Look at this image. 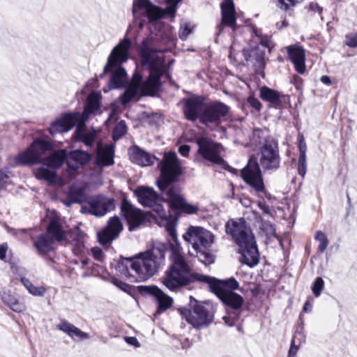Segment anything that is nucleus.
<instances>
[{
  "instance_id": "33",
  "label": "nucleus",
  "mask_w": 357,
  "mask_h": 357,
  "mask_svg": "<svg viewBox=\"0 0 357 357\" xmlns=\"http://www.w3.org/2000/svg\"><path fill=\"white\" fill-rule=\"evenodd\" d=\"M54 241L61 242L66 238L65 231H63L61 225L58 220L54 219L50 221L47 227V232Z\"/></svg>"
},
{
  "instance_id": "8",
  "label": "nucleus",
  "mask_w": 357,
  "mask_h": 357,
  "mask_svg": "<svg viewBox=\"0 0 357 357\" xmlns=\"http://www.w3.org/2000/svg\"><path fill=\"white\" fill-rule=\"evenodd\" d=\"M158 166L160 176L157 184L160 191L164 192L167 187L181 176V167L176 153L173 151L165 153Z\"/></svg>"
},
{
  "instance_id": "14",
  "label": "nucleus",
  "mask_w": 357,
  "mask_h": 357,
  "mask_svg": "<svg viewBox=\"0 0 357 357\" xmlns=\"http://www.w3.org/2000/svg\"><path fill=\"white\" fill-rule=\"evenodd\" d=\"M115 208L114 199L102 195L93 197L87 205L82 206V213H89L97 217L104 216Z\"/></svg>"
},
{
  "instance_id": "6",
  "label": "nucleus",
  "mask_w": 357,
  "mask_h": 357,
  "mask_svg": "<svg viewBox=\"0 0 357 357\" xmlns=\"http://www.w3.org/2000/svg\"><path fill=\"white\" fill-rule=\"evenodd\" d=\"M130 46V40L124 38L113 48L108 57L103 74L112 73L110 85L113 89L121 87L127 80V73L121 64L128 60Z\"/></svg>"
},
{
  "instance_id": "38",
  "label": "nucleus",
  "mask_w": 357,
  "mask_h": 357,
  "mask_svg": "<svg viewBox=\"0 0 357 357\" xmlns=\"http://www.w3.org/2000/svg\"><path fill=\"white\" fill-rule=\"evenodd\" d=\"M145 13L151 21L159 20L162 18L165 13L168 14L166 10H163L159 7L153 5L152 3L148 6Z\"/></svg>"
},
{
  "instance_id": "24",
  "label": "nucleus",
  "mask_w": 357,
  "mask_h": 357,
  "mask_svg": "<svg viewBox=\"0 0 357 357\" xmlns=\"http://www.w3.org/2000/svg\"><path fill=\"white\" fill-rule=\"evenodd\" d=\"M33 246L40 256H45L54 249V240L48 234L43 233L31 237Z\"/></svg>"
},
{
  "instance_id": "36",
  "label": "nucleus",
  "mask_w": 357,
  "mask_h": 357,
  "mask_svg": "<svg viewBox=\"0 0 357 357\" xmlns=\"http://www.w3.org/2000/svg\"><path fill=\"white\" fill-rule=\"evenodd\" d=\"M86 100V106L83 112L84 117H88L91 114L94 113L100 108V98L97 93H92L89 94Z\"/></svg>"
},
{
  "instance_id": "16",
  "label": "nucleus",
  "mask_w": 357,
  "mask_h": 357,
  "mask_svg": "<svg viewBox=\"0 0 357 357\" xmlns=\"http://www.w3.org/2000/svg\"><path fill=\"white\" fill-rule=\"evenodd\" d=\"M169 207L173 210L188 215L197 214L199 206L189 204L181 194V190L178 186L171 187L167 192Z\"/></svg>"
},
{
  "instance_id": "53",
  "label": "nucleus",
  "mask_w": 357,
  "mask_h": 357,
  "mask_svg": "<svg viewBox=\"0 0 357 357\" xmlns=\"http://www.w3.org/2000/svg\"><path fill=\"white\" fill-rule=\"evenodd\" d=\"M91 254L95 259L99 261H102L105 259V255L101 248L94 247L91 248Z\"/></svg>"
},
{
  "instance_id": "52",
  "label": "nucleus",
  "mask_w": 357,
  "mask_h": 357,
  "mask_svg": "<svg viewBox=\"0 0 357 357\" xmlns=\"http://www.w3.org/2000/svg\"><path fill=\"white\" fill-rule=\"evenodd\" d=\"M346 45L349 47H357V33H351L346 36Z\"/></svg>"
},
{
  "instance_id": "2",
  "label": "nucleus",
  "mask_w": 357,
  "mask_h": 357,
  "mask_svg": "<svg viewBox=\"0 0 357 357\" xmlns=\"http://www.w3.org/2000/svg\"><path fill=\"white\" fill-rule=\"evenodd\" d=\"M149 40H143L140 54L143 66L148 65L151 71L148 78L143 82L142 75L135 72L124 93L121 96L122 105L129 103L139 91L142 96H154L159 90L160 77L163 73V59L158 55V52L149 47Z\"/></svg>"
},
{
  "instance_id": "1",
  "label": "nucleus",
  "mask_w": 357,
  "mask_h": 357,
  "mask_svg": "<svg viewBox=\"0 0 357 357\" xmlns=\"http://www.w3.org/2000/svg\"><path fill=\"white\" fill-rule=\"evenodd\" d=\"M195 281L208 284L211 291L230 308L238 310L243 305V297L234 292L239 287L234 278L220 280L214 277L192 273L184 257L181 255L179 249L173 250L172 264L165 272L163 284L170 291H176L178 288Z\"/></svg>"
},
{
  "instance_id": "50",
  "label": "nucleus",
  "mask_w": 357,
  "mask_h": 357,
  "mask_svg": "<svg viewBox=\"0 0 357 357\" xmlns=\"http://www.w3.org/2000/svg\"><path fill=\"white\" fill-rule=\"evenodd\" d=\"M181 0H167V6L166 8L167 13L171 15L174 16L176 11V7L177 4L181 1Z\"/></svg>"
},
{
  "instance_id": "7",
  "label": "nucleus",
  "mask_w": 357,
  "mask_h": 357,
  "mask_svg": "<svg viewBox=\"0 0 357 357\" xmlns=\"http://www.w3.org/2000/svg\"><path fill=\"white\" fill-rule=\"evenodd\" d=\"M183 238L192 245L199 261L206 266L214 263L215 255L209 251L214 242V236L211 231L202 227L190 226Z\"/></svg>"
},
{
  "instance_id": "13",
  "label": "nucleus",
  "mask_w": 357,
  "mask_h": 357,
  "mask_svg": "<svg viewBox=\"0 0 357 357\" xmlns=\"http://www.w3.org/2000/svg\"><path fill=\"white\" fill-rule=\"evenodd\" d=\"M259 162L264 172L272 173L277 171L280 166V156L277 144L266 142L260 150Z\"/></svg>"
},
{
  "instance_id": "30",
  "label": "nucleus",
  "mask_w": 357,
  "mask_h": 357,
  "mask_svg": "<svg viewBox=\"0 0 357 357\" xmlns=\"http://www.w3.org/2000/svg\"><path fill=\"white\" fill-rule=\"evenodd\" d=\"M56 328L67 334L73 340L77 338V340H82L89 338L88 333L82 331L79 328L64 319L60 321Z\"/></svg>"
},
{
  "instance_id": "12",
  "label": "nucleus",
  "mask_w": 357,
  "mask_h": 357,
  "mask_svg": "<svg viewBox=\"0 0 357 357\" xmlns=\"http://www.w3.org/2000/svg\"><path fill=\"white\" fill-rule=\"evenodd\" d=\"M153 207V208L151 211L146 213L147 215L150 214L160 227H165L168 234L176 242V245L171 244V260L172 261L173 250L177 248L179 249L181 255L183 256L181 248L178 242L176 229L172 224L173 218L170 215L169 211H165L164 207L157 203Z\"/></svg>"
},
{
  "instance_id": "40",
  "label": "nucleus",
  "mask_w": 357,
  "mask_h": 357,
  "mask_svg": "<svg viewBox=\"0 0 357 357\" xmlns=\"http://www.w3.org/2000/svg\"><path fill=\"white\" fill-rule=\"evenodd\" d=\"M127 132V126L124 121H119L114 127L112 137L114 141L119 140Z\"/></svg>"
},
{
  "instance_id": "20",
  "label": "nucleus",
  "mask_w": 357,
  "mask_h": 357,
  "mask_svg": "<svg viewBox=\"0 0 357 357\" xmlns=\"http://www.w3.org/2000/svg\"><path fill=\"white\" fill-rule=\"evenodd\" d=\"M80 118L79 113L66 114L61 119L51 123L49 131L52 135L68 132L74 127Z\"/></svg>"
},
{
  "instance_id": "60",
  "label": "nucleus",
  "mask_w": 357,
  "mask_h": 357,
  "mask_svg": "<svg viewBox=\"0 0 357 357\" xmlns=\"http://www.w3.org/2000/svg\"><path fill=\"white\" fill-rule=\"evenodd\" d=\"M309 9L314 13H318L319 14H321L322 12V8L319 6L317 3H311L310 4Z\"/></svg>"
},
{
  "instance_id": "17",
  "label": "nucleus",
  "mask_w": 357,
  "mask_h": 357,
  "mask_svg": "<svg viewBox=\"0 0 357 357\" xmlns=\"http://www.w3.org/2000/svg\"><path fill=\"white\" fill-rule=\"evenodd\" d=\"M121 211L128 224L130 231L139 227L145 221L147 215L146 213L136 208L126 199H123L121 202Z\"/></svg>"
},
{
  "instance_id": "56",
  "label": "nucleus",
  "mask_w": 357,
  "mask_h": 357,
  "mask_svg": "<svg viewBox=\"0 0 357 357\" xmlns=\"http://www.w3.org/2000/svg\"><path fill=\"white\" fill-rule=\"evenodd\" d=\"M190 151V146L187 144L181 145L178 148L179 153L183 157H188Z\"/></svg>"
},
{
  "instance_id": "39",
  "label": "nucleus",
  "mask_w": 357,
  "mask_h": 357,
  "mask_svg": "<svg viewBox=\"0 0 357 357\" xmlns=\"http://www.w3.org/2000/svg\"><path fill=\"white\" fill-rule=\"evenodd\" d=\"M252 31L254 34L259 39L261 45L264 47L269 49L271 43V36L267 34H264L261 29H259L255 26L252 28Z\"/></svg>"
},
{
  "instance_id": "25",
  "label": "nucleus",
  "mask_w": 357,
  "mask_h": 357,
  "mask_svg": "<svg viewBox=\"0 0 357 357\" xmlns=\"http://www.w3.org/2000/svg\"><path fill=\"white\" fill-rule=\"evenodd\" d=\"M290 61L294 63L296 70L303 74L305 71V51L298 45L289 46L287 47Z\"/></svg>"
},
{
  "instance_id": "27",
  "label": "nucleus",
  "mask_w": 357,
  "mask_h": 357,
  "mask_svg": "<svg viewBox=\"0 0 357 357\" xmlns=\"http://www.w3.org/2000/svg\"><path fill=\"white\" fill-rule=\"evenodd\" d=\"M96 163L102 166H110L114 164V146L112 144L102 146L100 142L97 144Z\"/></svg>"
},
{
  "instance_id": "18",
  "label": "nucleus",
  "mask_w": 357,
  "mask_h": 357,
  "mask_svg": "<svg viewBox=\"0 0 357 357\" xmlns=\"http://www.w3.org/2000/svg\"><path fill=\"white\" fill-rule=\"evenodd\" d=\"M197 153L205 160L215 164H221L223 159L220 155V144L206 137L197 139Z\"/></svg>"
},
{
  "instance_id": "46",
  "label": "nucleus",
  "mask_w": 357,
  "mask_h": 357,
  "mask_svg": "<svg viewBox=\"0 0 357 357\" xmlns=\"http://www.w3.org/2000/svg\"><path fill=\"white\" fill-rule=\"evenodd\" d=\"M77 126L76 128V130L75 132L74 136L75 138V141H78L79 139H81L83 136L88 134V132H86V126L84 122L80 121V119L77 122Z\"/></svg>"
},
{
  "instance_id": "64",
  "label": "nucleus",
  "mask_w": 357,
  "mask_h": 357,
  "mask_svg": "<svg viewBox=\"0 0 357 357\" xmlns=\"http://www.w3.org/2000/svg\"><path fill=\"white\" fill-rule=\"evenodd\" d=\"M321 82L324 84H326V85H330L331 84V78L327 76V75H323L321 76Z\"/></svg>"
},
{
  "instance_id": "51",
  "label": "nucleus",
  "mask_w": 357,
  "mask_h": 357,
  "mask_svg": "<svg viewBox=\"0 0 357 357\" xmlns=\"http://www.w3.org/2000/svg\"><path fill=\"white\" fill-rule=\"evenodd\" d=\"M302 0H278V6L284 10H288L291 6H294Z\"/></svg>"
},
{
  "instance_id": "43",
  "label": "nucleus",
  "mask_w": 357,
  "mask_h": 357,
  "mask_svg": "<svg viewBox=\"0 0 357 357\" xmlns=\"http://www.w3.org/2000/svg\"><path fill=\"white\" fill-rule=\"evenodd\" d=\"M324 280L321 277L317 278L316 280H314V282H313V284L312 287V291L316 297H318L321 295V293L324 289Z\"/></svg>"
},
{
  "instance_id": "35",
  "label": "nucleus",
  "mask_w": 357,
  "mask_h": 357,
  "mask_svg": "<svg viewBox=\"0 0 357 357\" xmlns=\"http://www.w3.org/2000/svg\"><path fill=\"white\" fill-rule=\"evenodd\" d=\"M260 98L274 105H279L281 102L280 93L267 86H263L260 89Z\"/></svg>"
},
{
  "instance_id": "42",
  "label": "nucleus",
  "mask_w": 357,
  "mask_h": 357,
  "mask_svg": "<svg viewBox=\"0 0 357 357\" xmlns=\"http://www.w3.org/2000/svg\"><path fill=\"white\" fill-rule=\"evenodd\" d=\"M268 135L266 130L256 128L253 131V140L256 144H264L266 142V137Z\"/></svg>"
},
{
  "instance_id": "28",
  "label": "nucleus",
  "mask_w": 357,
  "mask_h": 357,
  "mask_svg": "<svg viewBox=\"0 0 357 357\" xmlns=\"http://www.w3.org/2000/svg\"><path fill=\"white\" fill-rule=\"evenodd\" d=\"M243 56L247 62L250 63L257 70H262L266 65L265 51L255 47L250 50H244Z\"/></svg>"
},
{
  "instance_id": "34",
  "label": "nucleus",
  "mask_w": 357,
  "mask_h": 357,
  "mask_svg": "<svg viewBox=\"0 0 357 357\" xmlns=\"http://www.w3.org/2000/svg\"><path fill=\"white\" fill-rule=\"evenodd\" d=\"M85 199V189L82 187L71 186L67 195L68 205L82 203Z\"/></svg>"
},
{
  "instance_id": "54",
  "label": "nucleus",
  "mask_w": 357,
  "mask_h": 357,
  "mask_svg": "<svg viewBox=\"0 0 357 357\" xmlns=\"http://www.w3.org/2000/svg\"><path fill=\"white\" fill-rule=\"evenodd\" d=\"M248 102L250 106L255 108L256 110L259 111L261 108V104L259 100L254 96H250L248 98Z\"/></svg>"
},
{
  "instance_id": "29",
  "label": "nucleus",
  "mask_w": 357,
  "mask_h": 357,
  "mask_svg": "<svg viewBox=\"0 0 357 357\" xmlns=\"http://www.w3.org/2000/svg\"><path fill=\"white\" fill-rule=\"evenodd\" d=\"M222 24L234 28L236 25V12L232 0H224L221 3Z\"/></svg>"
},
{
  "instance_id": "37",
  "label": "nucleus",
  "mask_w": 357,
  "mask_h": 357,
  "mask_svg": "<svg viewBox=\"0 0 357 357\" xmlns=\"http://www.w3.org/2000/svg\"><path fill=\"white\" fill-rule=\"evenodd\" d=\"M20 281L29 293L33 296H43L46 293V289L43 286H35L26 278L22 277Z\"/></svg>"
},
{
  "instance_id": "49",
  "label": "nucleus",
  "mask_w": 357,
  "mask_h": 357,
  "mask_svg": "<svg viewBox=\"0 0 357 357\" xmlns=\"http://www.w3.org/2000/svg\"><path fill=\"white\" fill-rule=\"evenodd\" d=\"M306 157H299L298 162V173L302 177H304L307 171Z\"/></svg>"
},
{
  "instance_id": "57",
  "label": "nucleus",
  "mask_w": 357,
  "mask_h": 357,
  "mask_svg": "<svg viewBox=\"0 0 357 357\" xmlns=\"http://www.w3.org/2000/svg\"><path fill=\"white\" fill-rule=\"evenodd\" d=\"M257 206L265 214H270L271 210L269 206L264 201L257 202Z\"/></svg>"
},
{
  "instance_id": "41",
  "label": "nucleus",
  "mask_w": 357,
  "mask_h": 357,
  "mask_svg": "<svg viewBox=\"0 0 357 357\" xmlns=\"http://www.w3.org/2000/svg\"><path fill=\"white\" fill-rule=\"evenodd\" d=\"M314 238L319 242L318 245L319 252L323 253L326 250L329 243L328 238L324 232L321 231H317L315 234Z\"/></svg>"
},
{
  "instance_id": "11",
  "label": "nucleus",
  "mask_w": 357,
  "mask_h": 357,
  "mask_svg": "<svg viewBox=\"0 0 357 357\" xmlns=\"http://www.w3.org/2000/svg\"><path fill=\"white\" fill-rule=\"evenodd\" d=\"M241 176L244 181L251 186L259 196L269 195L265 189L261 171L255 158H250L247 165L241 170Z\"/></svg>"
},
{
  "instance_id": "3",
  "label": "nucleus",
  "mask_w": 357,
  "mask_h": 357,
  "mask_svg": "<svg viewBox=\"0 0 357 357\" xmlns=\"http://www.w3.org/2000/svg\"><path fill=\"white\" fill-rule=\"evenodd\" d=\"M167 245L161 243L133 257L121 258L116 264V270L131 281H145L153 276L165 264Z\"/></svg>"
},
{
  "instance_id": "48",
  "label": "nucleus",
  "mask_w": 357,
  "mask_h": 357,
  "mask_svg": "<svg viewBox=\"0 0 357 357\" xmlns=\"http://www.w3.org/2000/svg\"><path fill=\"white\" fill-rule=\"evenodd\" d=\"M96 134L94 132H88V134L83 136L77 142H83L87 146H91L95 142Z\"/></svg>"
},
{
  "instance_id": "47",
  "label": "nucleus",
  "mask_w": 357,
  "mask_h": 357,
  "mask_svg": "<svg viewBox=\"0 0 357 357\" xmlns=\"http://www.w3.org/2000/svg\"><path fill=\"white\" fill-rule=\"evenodd\" d=\"M192 30L189 26V24L186 22L181 24L178 36L182 40H185L188 36L191 33Z\"/></svg>"
},
{
  "instance_id": "59",
  "label": "nucleus",
  "mask_w": 357,
  "mask_h": 357,
  "mask_svg": "<svg viewBox=\"0 0 357 357\" xmlns=\"http://www.w3.org/2000/svg\"><path fill=\"white\" fill-rule=\"evenodd\" d=\"M10 172L8 169L0 170V182L6 183L7 179L9 178Z\"/></svg>"
},
{
  "instance_id": "19",
  "label": "nucleus",
  "mask_w": 357,
  "mask_h": 357,
  "mask_svg": "<svg viewBox=\"0 0 357 357\" xmlns=\"http://www.w3.org/2000/svg\"><path fill=\"white\" fill-rule=\"evenodd\" d=\"M123 229V223L118 216L110 218L106 227L97 234L99 243L103 245L110 244L119 237Z\"/></svg>"
},
{
  "instance_id": "61",
  "label": "nucleus",
  "mask_w": 357,
  "mask_h": 357,
  "mask_svg": "<svg viewBox=\"0 0 357 357\" xmlns=\"http://www.w3.org/2000/svg\"><path fill=\"white\" fill-rule=\"evenodd\" d=\"M300 155L299 157H306L307 146L305 143L298 144Z\"/></svg>"
},
{
  "instance_id": "9",
  "label": "nucleus",
  "mask_w": 357,
  "mask_h": 357,
  "mask_svg": "<svg viewBox=\"0 0 357 357\" xmlns=\"http://www.w3.org/2000/svg\"><path fill=\"white\" fill-rule=\"evenodd\" d=\"M182 317L194 328L207 327L213 321V314L204 304L190 297L188 307L179 310Z\"/></svg>"
},
{
  "instance_id": "45",
  "label": "nucleus",
  "mask_w": 357,
  "mask_h": 357,
  "mask_svg": "<svg viewBox=\"0 0 357 357\" xmlns=\"http://www.w3.org/2000/svg\"><path fill=\"white\" fill-rule=\"evenodd\" d=\"M151 3L149 0H135L132 7V13L135 17L137 16L138 10L144 9L145 10Z\"/></svg>"
},
{
  "instance_id": "55",
  "label": "nucleus",
  "mask_w": 357,
  "mask_h": 357,
  "mask_svg": "<svg viewBox=\"0 0 357 357\" xmlns=\"http://www.w3.org/2000/svg\"><path fill=\"white\" fill-rule=\"evenodd\" d=\"M296 336L297 334H296L294 338L291 340V347L289 350V357H295L298 351V347L295 345V339Z\"/></svg>"
},
{
  "instance_id": "10",
  "label": "nucleus",
  "mask_w": 357,
  "mask_h": 357,
  "mask_svg": "<svg viewBox=\"0 0 357 357\" xmlns=\"http://www.w3.org/2000/svg\"><path fill=\"white\" fill-rule=\"evenodd\" d=\"M229 107L219 101L207 102L200 123L213 128L220 126L226 119Z\"/></svg>"
},
{
  "instance_id": "32",
  "label": "nucleus",
  "mask_w": 357,
  "mask_h": 357,
  "mask_svg": "<svg viewBox=\"0 0 357 357\" xmlns=\"http://www.w3.org/2000/svg\"><path fill=\"white\" fill-rule=\"evenodd\" d=\"M35 176L39 180H44L53 184L56 180V172L55 169L50 166L40 167L34 170Z\"/></svg>"
},
{
  "instance_id": "63",
  "label": "nucleus",
  "mask_w": 357,
  "mask_h": 357,
  "mask_svg": "<svg viewBox=\"0 0 357 357\" xmlns=\"http://www.w3.org/2000/svg\"><path fill=\"white\" fill-rule=\"evenodd\" d=\"M289 25L288 22H287L286 19H285V17H283L282 22H281V24L280 22H277L276 23V27L278 29H282L283 28H286Z\"/></svg>"
},
{
  "instance_id": "22",
  "label": "nucleus",
  "mask_w": 357,
  "mask_h": 357,
  "mask_svg": "<svg viewBox=\"0 0 357 357\" xmlns=\"http://www.w3.org/2000/svg\"><path fill=\"white\" fill-rule=\"evenodd\" d=\"M91 158V155L87 151L75 150L71 151L68 155L67 165L68 172L71 176L76 174L80 165L88 163Z\"/></svg>"
},
{
  "instance_id": "23",
  "label": "nucleus",
  "mask_w": 357,
  "mask_h": 357,
  "mask_svg": "<svg viewBox=\"0 0 357 357\" xmlns=\"http://www.w3.org/2000/svg\"><path fill=\"white\" fill-rule=\"evenodd\" d=\"M138 202L144 207H153L158 201V192L151 187L139 186L134 190Z\"/></svg>"
},
{
  "instance_id": "62",
  "label": "nucleus",
  "mask_w": 357,
  "mask_h": 357,
  "mask_svg": "<svg viewBox=\"0 0 357 357\" xmlns=\"http://www.w3.org/2000/svg\"><path fill=\"white\" fill-rule=\"evenodd\" d=\"M7 249L8 246L6 245L2 244L0 245V259L3 260L6 258Z\"/></svg>"
},
{
  "instance_id": "4",
  "label": "nucleus",
  "mask_w": 357,
  "mask_h": 357,
  "mask_svg": "<svg viewBox=\"0 0 357 357\" xmlns=\"http://www.w3.org/2000/svg\"><path fill=\"white\" fill-rule=\"evenodd\" d=\"M225 232L238 246L242 264L254 267L259 261L255 237L243 218L229 219L225 224Z\"/></svg>"
},
{
  "instance_id": "21",
  "label": "nucleus",
  "mask_w": 357,
  "mask_h": 357,
  "mask_svg": "<svg viewBox=\"0 0 357 357\" xmlns=\"http://www.w3.org/2000/svg\"><path fill=\"white\" fill-rule=\"evenodd\" d=\"M139 288L142 293L155 298L159 310L165 311L172 307L173 299L156 286H141Z\"/></svg>"
},
{
  "instance_id": "15",
  "label": "nucleus",
  "mask_w": 357,
  "mask_h": 357,
  "mask_svg": "<svg viewBox=\"0 0 357 357\" xmlns=\"http://www.w3.org/2000/svg\"><path fill=\"white\" fill-rule=\"evenodd\" d=\"M206 103L203 97L195 95L184 99L182 108L184 117L190 121L200 122Z\"/></svg>"
},
{
  "instance_id": "26",
  "label": "nucleus",
  "mask_w": 357,
  "mask_h": 357,
  "mask_svg": "<svg viewBox=\"0 0 357 357\" xmlns=\"http://www.w3.org/2000/svg\"><path fill=\"white\" fill-rule=\"evenodd\" d=\"M130 160L132 162L140 166H149L157 160L156 157L137 146H134L129 150Z\"/></svg>"
},
{
  "instance_id": "58",
  "label": "nucleus",
  "mask_w": 357,
  "mask_h": 357,
  "mask_svg": "<svg viewBox=\"0 0 357 357\" xmlns=\"http://www.w3.org/2000/svg\"><path fill=\"white\" fill-rule=\"evenodd\" d=\"M125 341L130 345L134 346L135 347H139L140 344L138 342L137 339L135 337H125Z\"/></svg>"
},
{
  "instance_id": "31",
  "label": "nucleus",
  "mask_w": 357,
  "mask_h": 357,
  "mask_svg": "<svg viewBox=\"0 0 357 357\" xmlns=\"http://www.w3.org/2000/svg\"><path fill=\"white\" fill-rule=\"evenodd\" d=\"M0 298L5 305L15 312L20 313L26 310L24 303L21 302L14 294L3 291L0 293Z\"/></svg>"
},
{
  "instance_id": "5",
  "label": "nucleus",
  "mask_w": 357,
  "mask_h": 357,
  "mask_svg": "<svg viewBox=\"0 0 357 357\" xmlns=\"http://www.w3.org/2000/svg\"><path fill=\"white\" fill-rule=\"evenodd\" d=\"M52 145L50 142L37 139L24 151L19 153L15 158L17 165H33L42 162L52 168L58 169L68 158L67 151L64 149L53 152L49 157L42 158V155L51 150Z\"/></svg>"
},
{
  "instance_id": "44",
  "label": "nucleus",
  "mask_w": 357,
  "mask_h": 357,
  "mask_svg": "<svg viewBox=\"0 0 357 357\" xmlns=\"http://www.w3.org/2000/svg\"><path fill=\"white\" fill-rule=\"evenodd\" d=\"M261 229L265 232L266 236L269 238L275 236V229L270 222H262Z\"/></svg>"
}]
</instances>
